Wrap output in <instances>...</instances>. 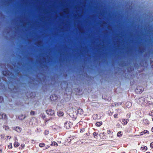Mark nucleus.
I'll return each mask as SVG.
<instances>
[{
    "mask_svg": "<svg viewBox=\"0 0 153 153\" xmlns=\"http://www.w3.org/2000/svg\"><path fill=\"white\" fill-rule=\"evenodd\" d=\"M129 153H131L129 152Z\"/></svg>",
    "mask_w": 153,
    "mask_h": 153,
    "instance_id": "obj_32",
    "label": "nucleus"
},
{
    "mask_svg": "<svg viewBox=\"0 0 153 153\" xmlns=\"http://www.w3.org/2000/svg\"><path fill=\"white\" fill-rule=\"evenodd\" d=\"M150 146L152 149L153 148V142L151 143Z\"/></svg>",
    "mask_w": 153,
    "mask_h": 153,
    "instance_id": "obj_14",
    "label": "nucleus"
},
{
    "mask_svg": "<svg viewBox=\"0 0 153 153\" xmlns=\"http://www.w3.org/2000/svg\"><path fill=\"white\" fill-rule=\"evenodd\" d=\"M142 91H139V92L140 93V92L141 93L142 92Z\"/></svg>",
    "mask_w": 153,
    "mask_h": 153,
    "instance_id": "obj_24",
    "label": "nucleus"
},
{
    "mask_svg": "<svg viewBox=\"0 0 153 153\" xmlns=\"http://www.w3.org/2000/svg\"><path fill=\"white\" fill-rule=\"evenodd\" d=\"M3 115H4V116H5V114H3Z\"/></svg>",
    "mask_w": 153,
    "mask_h": 153,
    "instance_id": "obj_26",
    "label": "nucleus"
},
{
    "mask_svg": "<svg viewBox=\"0 0 153 153\" xmlns=\"http://www.w3.org/2000/svg\"><path fill=\"white\" fill-rule=\"evenodd\" d=\"M15 130L16 131H17V132H20L21 131V128H19V127H16L15 129Z\"/></svg>",
    "mask_w": 153,
    "mask_h": 153,
    "instance_id": "obj_7",
    "label": "nucleus"
},
{
    "mask_svg": "<svg viewBox=\"0 0 153 153\" xmlns=\"http://www.w3.org/2000/svg\"><path fill=\"white\" fill-rule=\"evenodd\" d=\"M93 136L95 138H97V137L98 134L96 132H94L93 133Z\"/></svg>",
    "mask_w": 153,
    "mask_h": 153,
    "instance_id": "obj_12",
    "label": "nucleus"
},
{
    "mask_svg": "<svg viewBox=\"0 0 153 153\" xmlns=\"http://www.w3.org/2000/svg\"><path fill=\"white\" fill-rule=\"evenodd\" d=\"M34 114V112L33 111H32L30 112V114L32 115H33Z\"/></svg>",
    "mask_w": 153,
    "mask_h": 153,
    "instance_id": "obj_17",
    "label": "nucleus"
},
{
    "mask_svg": "<svg viewBox=\"0 0 153 153\" xmlns=\"http://www.w3.org/2000/svg\"><path fill=\"white\" fill-rule=\"evenodd\" d=\"M71 123H69L68 122H66L65 124V127L67 129H69V128L70 127V124Z\"/></svg>",
    "mask_w": 153,
    "mask_h": 153,
    "instance_id": "obj_2",
    "label": "nucleus"
},
{
    "mask_svg": "<svg viewBox=\"0 0 153 153\" xmlns=\"http://www.w3.org/2000/svg\"><path fill=\"white\" fill-rule=\"evenodd\" d=\"M51 146H58V144L55 142H53L51 144Z\"/></svg>",
    "mask_w": 153,
    "mask_h": 153,
    "instance_id": "obj_9",
    "label": "nucleus"
},
{
    "mask_svg": "<svg viewBox=\"0 0 153 153\" xmlns=\"http://www.w3.org/2000/svg\"><path fill=\"white\" fill-rule=\"evenodd\" d=\"M123 153H125V152H124Z\"/></svg>",
    "mask_w": 153,
    "mask_h": 153,
    "instance_id": "obj_31",
    "label": "nucleus"
},
{
    "mask_svg": "<svg viewBox=\"0 0 153 153\" xmlns=\"http://www.w3.org/2000/svg\"><path fill=\"white\" fill-rule=\"evenodd\" d=\"M45 146V144L44 143H40L39 144V146L41 147H42Z\"/></svg>",
    "mask_w": 153,
    "mask_h": 153,
    "instance_id": "obj_13",
    "label": "nucleus"
},
{
    "mask_svg": "<svg viewBox=\"0 0 153 153\" xmlns=\"http://www.w3.org/2000/svg\"><path fill=\"white\" fill-rule=\"evenodd\" d=\"M146 153H150V152H146Z\"/></svg>",
    "mask_w": 153,
    "mask_h": 153,
    "instance_id": "obj_25",
    "label": "nucleus"
},
{
    "mask_svg": "<svg viewBox=\"0 0 153 153\" xmlns=\"http://www.w3.org/2000/svg\"><path fill=\"white\" fill-rule=\"evenodd\" d=\"M7 128V127H6V128H5V129H6V128Z\"/></svg>",
    "mask_w": 153,
    "mask_h": 153,
    "instance_id": "obj_29",
    "label": "nucleus"
},
{
    "mask_svg": "<svg viewBox=\"0 0 153 153\" xmlns=\"http://www.w3.org/2000/svg\"><path fill=\"white\" fill-rule=\"evenodd\" d=\"M117 114H115L114 115V117L115 118H117Z\"/></svg>",
    "mask_w": 153,
    "mask_h": 153,
    "instance_id": "obj_16",
    "label": "nucleus"
},
{
    "mask_svg": "<svg viewBox=\"0 0 153 153\" xmlns=\"http://www.w3.org/2000/svg\"><path fill=\"white\" fill-rule=\"evenodd\" d=\"M128 103H129V104H130V105H131V103L130 102H128Z\"/></svg>",
    "mask_w": 153,
    "mask_h": 153,
    "instance_id": "obj_22",
    "label": "nucleus"
},
{
    "mask_svg": "<svg viewBox=\"0 0 153 153\" xmlns=\"http://www.w3.org/2000/svg\"><path fill=\"white\" fill-rule=\"evenodd\" d=\"M8 147L10 149H11L12 148V145L11 143L10 145L8 146Z\"/></svg>",
    "mask_w": 153,
    "mask_h": 153,
    "instance_id": "obj_15",
    "label": "nucleus"
},
{
    "mask_svg": "<svg viewBox=\"0 0 153 153\" xmlns=\"http://www.w3.org/2000/svg\"><path fill=\"white\" fill-rule=\"evenodd\" d=\"M7 128V127H6V128H5V129H6V128Z\"/></svg>",
    "mask_w": 153,
    "mask_h": 153,
    "instance_id": "obj_28",
    "label": "nucleus"
},
{
    "mask_svg": "<svg viewBox=\"0 0 153 153\" xmlns=\"http://www.w3.org/2000/svg\"><path fill=\"white\" fill-rule=\"evenodd\" d=\"M46 113L48 114L51 115H53L54 113V111L51 109L48 110L46 111Z\"/></svg>",
    "mask_w": 153,
    "mask_h": 153,
    "instance_id": "obj_1",
    "label": "nucleus"
},
{
    "mask_svg": "<svg viewBox=\"0 0 153 153\" xmlns=\"http://www.w3.org/2000/svg\"><path fill=\"white\" fill-rule=\"evenodd\" d=\"M152 132H153V127L152 128Z\"/></svg>",
    "mask_w": 153,
    "mask_h": 153,
    "instance_id": "obj_19",
    "label": "nucleus"
},
{
    "mask_svg": "<svg viewBox=\"0 0 153 153\" xmlns=\"http://www.w3.org/2000/svg\"><path fill=\"white\" fill-rule=\"evenodd\" d=\"M140 149L143 152H145L147 150V147L146 146H143L141 147Z\"/></svg>",
    "mask_w": 153,
    "mask_h": 153,
    "instance_id": "obj_3",
    "label": "nucleus"
},
{
    "mask_svg": "<svg viewBox=\"0 0 153 153\" xmlns=\"http://www.w3.org/2000/svg\"><path fill=\"white\" fill-rule=\"evenodd\" d=\"M82 110V109H79V111H81Z\"/></svg>",
    "mask_w": 153,
    "mask_h": 153,
    "instance_id": "obj_20",
    "label": "nucleus"
},
{
    "mask_svg": "<svg viewBox=\"0 0 153 153\" xmlns=\"http://www.w3.org/2000/svg\"><path fill=\"white\" fill-rule=\"evenodd\" d=\"M7 128V127H6V128H5V129H6V128Z\"/></svg>",
    "mask_w": 153,
    "mask_h": 153,
    "instance_id": "obj_27",
    "label": "nucleus"
},
{
    "mask_svg": "<svg viewBox=\"0 0 153 153\" xmlns=\"http://www.w3.org/2000/svg\"><path fill=\"white\" fill-rule=\"evenodd\" d=\"M58 114L59 116H62L64 114L63 112L60 111L58 113Z\"/></svg>",
    "mask_w": 153,
    "mask_h": 153,
    "instance_id": "obj_10",
    "label": "nucleus"
},
{
    "mask_svg": "<svg viewBox=\"0 0 153 153\" xmlns=\"http://www.w3.org/2000/svg\"><path fill=\"white\" fill-rule=\"evenodd\" d=\"M149 133V131L146 130H145L143 131L140 132V134L141 135H142L143 134H148Z\"/></svg>",
    "mask_w": 153,
    "mask_h": 153,
    "instance_id": "obj_4",
    "label": "nucleus"
},
{
    "mask_svg": "<svg viewBox=\"0 0 153 153\" xmlns=\"http://www.w3.org/2000/svg\"><path fill=\"white\" fill-rule=\"evenodd\" d=\"M128 120H125L124 119L123 120V124L126 125V124L128 122Z\"/></svg>",
    "mask_w": 153,
    "mask_h": 153,
    "instance_id": "obj_6",
    "label": "nucleus"
},
{
    "mask_svg": "<svg viewBox=\"0 0 153 153\" xmlns=\"http://www.w3.org/2000/svg\"><path fill=\"white\" fill-rule=\"evenodd\" d=\"M19 145V144L17 142L15 141L14 144V146L15 147H17Z\"/></svg>",
    "mask_w": 153,
    "mask_h": 153,
    "instance_id": "obj_8",
    "label": "nucleus"
},
{
    "mask_svg": "<svg viewBox=\"0 0 153 153\" xmlns=\"http://www.w3.org/2000/svg\"><path fill=\"white\" fill-rule=\"evenodd\" d=\"M152 119L153 120V117H152Z\"/></svg>",
    "mask_w": 153,
    "mask_h": 153,
    "instance_id": "obj_30",
    "label": "nucleus"
},
{
    "mask_svg": "<svg viewBox=\"0 0 153 153\" xmlns=\"http://www.w3.org/2000/svg\"><path fill=\"white\" fill-rule=\"evenodd\" d=\"M137 90H138V89H137H137H136L135 90V91H136V92H138L137 91Z\"/></svg>",
    "mask_w": 153,
    "mask_h": 153,
    "instance_id": "obj_18",
    "label": "nucleus"
},
{
    "mask_svg": "<svg viewBox=\"0 0 153 153\" xmlns=\"http://www.w3.org/2000/svg\"><path fill=\"white\" fill-rule=\"evenodd\" d=\"M122 132L121 131L119 132L117 134V136L119 137H121L122 136Z\"/></svg>",
    "mask_w": 153,
    "mask_h": 153,
    "instance_id": "obj_11",
    "label": "nucleus"
},
{
    "mask_svg": "<svg viewBox=\"0 0 153 153\" xmlns=\"http://www.w3.org/2000/svg\"><path fill=\"white\" fill-rule=\"evenodd\" d=\"M102 122H98L96 123V125L98 127L100 126L101 125H102Z\"/></svg>",
    "mask_w": 153,
    "mask_h": 153,
    "instance_id": "obj_5",
    "label": "nucleus"
},
{
    "mask_svg": "<svg viewBox=\"0 0 153 153\" xmlns=\"http://www.w3.org/2000/svg\"><path fill=\"white\" fill-rule=\"evenodd\" d=\"M1 138L4 137V136H2V135H1Z\"/></svg>",
    "mask_w": 153,
    "mask_h": 153,
    "instance_id": "obj_21",
    "label": "nucleus"
},
{
    "mask_svg": "<svg viewBox=\"0 0 153 153\" xmlns=\"http://www.w3.org/2000/svg\"><path fill=\"white\" fill-rule=\"evenodd\" d=\"M83 131L82 130H80V132H82L83 131Z\"/></svg>",
    "mask_w": 153,
    "mask_h": 153,
    "instance_id": "obj_23",
    "label": "nucleus"
}]
</instances>
